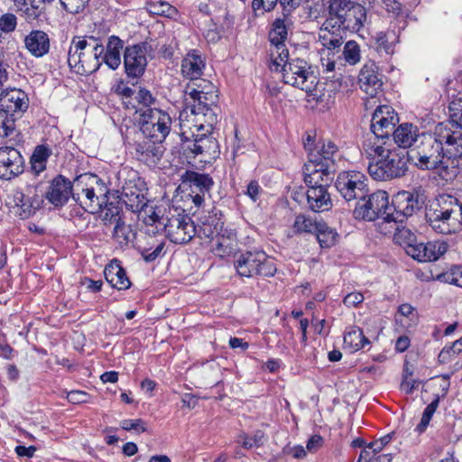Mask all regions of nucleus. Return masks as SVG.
<instances>
[{
  "label": "nucleus",
  "mask_w": 462,
  "mask_h": 462,
  "mask_svg": "<svg viewBox=\"0 0 462 462\" xmlns=\"http://www.w3.org/2000/svg\"><path fill=\"white\" fill-rule=\"evenodd\" d=\"M141 116L142 135L154 138L156 141H164L171 129V117L168 113L158 108H144Z\"/></svg>",
  "instance_id": "nucleus-12"
},
{
  "label": "nucleus",
  "mask_w": 462,
  "mask_h": 462,
  "mask_svg": "<svg viewBox=\"0 0 462 462\" xmlns=\"http://www.w3.org/2000/svg\"><path fill=\"white\" fill-rule=\"evenodd\" d=\"M208 80L189 82L183 91L184 109L180 114L181 147L187 157L214 156L218 144L210 134L217 123L218 96Z\"/></svg>",
  "instance_id": "nucleus-1"
},
{
  "label": "nucleus",
  "mask_w": 462,
  "mask_h": 462,
  "mask_svg": "<svg viewBox=\"0 0 462 462\" xmlns=\"http://www.w3.org/2000/svg\"><path fill=\"white\" fill-rule=\"evenodd\" d=\"M107 193L106 186L96 174L85 173L74 180L72 199L87 212L100 211L107 202Z\"/></svg>",
  "instance_id": "nucleus-5"
},
{
  "label": "nucleus",
  "mask_w": 462,
  "mask_h": 462,
  "mask_svg": "<svg viewBox=\"0 0 462 462\" xmlns=\"http://www.w3.org/2000/svg\"><path fill=\"white\" fill-rule=\"evenodd\" d=\"M328 3V17L324 22L326 29H329L332 22L341 16L343 12L347 11L356 2L353 0H329Z\"/></svg>",
  "instance_id": "nucleus-42"
},
{
  "label": "nucleus",
  "mask_w": 462,
  "mask_h": 462,
  "mask_svg": "<svg viewBox=\"0 0 462 462\" xmlns=\"http://www.w3.org/2000/svg\"><path fill=\"white\" fill-rule=\"evenodd\" d=\"M449 117L450 119L437 125H448L447 128H449L451 132H457L458 138H456V142L462 145V96L454 98L449 106Z\"/></svg>",
  "instance_id": "nucleus-35"
},
{
  "label": "nucleus",
  "mask_w": 462,
  "mask_h": 462,
  "mask_svg": "<svg viewBox=\"0 0 462 462\" xmlns=\"http://www.w3.org/2000/svg\"><path fill=\"white\" fill-rule=\"evenodd\" d=\"M408 161L406 151L390 149L383 157L369 162L368 172L373 179L378 180L401 178L408 171Z\"/></svg>",
  "instance_id": "nucleus-7"
},
{
  "label": "nucleus",
  "mask_w": 462,
  "mask_h": 462,
  "mask_svg": "<svg viewBox=\"0 0 462 462\" xmlns=\"http://www.w3.org/2000/svg\"><path fill=\"white\" fill-rule=\"evenodd\" d=\"M205 69V61L197 51L186 54L181 61V73L190 82L204 80L200 79Z\"/></svg>",
  "instance_id": "nucleus-28"
},
{
  "label": "nucleus",
  "mask_w": 462,
  "mask_h": 462,
  "mask_svg": "<svg viewBox=\"0 0 462 462\" xmlns=\"http://www.w3.org/2000/svg\"><path fill=\"white\" fill-rule=\"evenodd\" d=\"M309 208L314 212H323L332 207L330 195L324 187L310 188L307 191Z\"/></svg>",
  "instance_id": "nucleus-33"
},
{
  "label": "nucleus",
  "mask_w": 462,
  "mask_h": 462,
  "mask_svg": "<svg viewBox=\"0 0 462 462\" xmlns=\"http://www.w3.org/2000/svg\"><path fill=\"white\" fill-rule=\"evenodd\" d=\"M17 26V18L14 14L6 13L0 17V31L5 33L12 32Z\"/></svg>",
  "instance_id": "nucleus-56"
},
{
  "label": "nucleus",
  "mask_w": 462,
  "mask_h": 462,
  "mask_svg": "<svg viewBox=\"0 0 462 462\" xmlns=\"http://www.w3.org/2000/svg\"><path fill=\"white\" fill-rule=\"evenodd\" d=\"M439 403V398L437 396L424 410L420 422L417 425L416 430L422 433L427 429L433 414L435 413Z\"/></svg>",
  "instance_id": "nucleus-52"
},
{
  "label": "nucleus",
  "mask_w": 462,
  "mask_h": 462,
  "mask_svg": "<svg viewBox=\"0 0 462 462\" xmlns=\"http://www.w3.org/2000/svg\"><path fill=\"white\" fill-rule=\"evenodd\" d=\"M50 155H51V152L47 147H45L43 145H38L35 148V150L31 157V160L46 163Z\"/></svg>",
  "instance_id": "nucleus-63"
},
{
  "label": "nucleus",
  "mask_w": 462,
  "mask_h": 462,
  "mask_svg": "<svg viewBox=\"0 0 462 462\" xmlns=\"http://www.w3.org/2000/svg\"><path fill=\"white\" fill-rule=\"evenodd\" d=\"M146 44L127 46L124 52V66L127 77L137 79L145 71L147 66Z\"/></svg>",
  "instance_id": "nucleus-16"
},
{
  "label": "nucleus",
  "mask_w": 462,
  "mask_h": 462,
  "mask_svg": "<svg viewBox=\"0 0 462 462\" xmlns=\"http://www.w3.org/2000/svg\"><path fill=\"white\" fill-rule=\"evenodd\" d=\"M88 393L79 390L70 391L67 394L68 401L73 404L88 402Z\"/></svg>",
  "instance_id": "nucleus-60"
},
{
  "label": "nucleus",
  "mask_w": 462,
  "mask_h": 462,
  "mask_svg": "<svg viewBox=\"0 0 462 462\" xmlns=\"http://www.w3.org/2000/svg\"><path fill=\"white\" fill-rule=\"evenodd\" d=\"M124 48L123 41L112 35L108 38L106 51L101 57L102 62H105L111 69H116L121 64L120 52Z\"/></svg>",
  "instance_id": "nucleus-38"
},
{
  "label": "nucleus",
  "mask_w": 462,
  "mask_h": 462,
  "mask_svg": "<svg viewBox=\"0 0 462 462\" xmlns=\"http://www.w3.org/2000/svg\"><path fill=\"white\" fill-rule=\"evenodd\" d=\"M366 18V9L361 4L356 3L334 20L329 28L357 32L363 28Z\"/></svg>",
  "instance_id": "nucleus-18"
},
{
  "label": "nucleus",
  "mask_w": 462,
  "mask_h": 462,
  "mask_svg": "<svg viewBox=\"0 0 462 462\" xmlns=\"http://www.w3.org/2000/svg\"><path fill=\"white\" fill-rule=\"evenodd\" d=\"M408 255L420 263L437 261L448 250V245L443 241L428 243L416 242L413 247H408Z\"/></svg>",
  "instance_id": "nucleus-22"
},
{
  "label": "nucleus",
  "mask_w": 462,
  "mask_h": 462,
  "mask_svg": "<svg viewBox=\"0 0 462 462\" xmlns=\"http://www.w3.org/2000/svg\"><path fill=\"white\" fill-rule=\"evenodd\" d=\"M104 275L106 282L117 290H126L130 288L131 282L126 275L125 269L120 265L117 260H113L105 267Z\"/></svg>",
  "instance_id": "nucleus-31"
},
{
  "label": "nucleus",
  "mask_w": 462,
  "mask_h": 462,
  "mask_svg": "<svg viewBox=\"0 0 462 462\" xmlns=\"http://www.w3.org/2000/svg\"><path fill=\"white\" fill-rule=\"evenodd\" d=\"M162 142L141 134V137L134 143L136 159L148 166H155L164 153Z\"/></svg>",
  "instance_id": "nucleus-15"
},
{
  "label": "nucleus",
  "mask_w": 462,
  "mask_h": 462,
  "mask_svg": "<svg viewBox=\"0 0 462 462\" xmlns=\"http://www.w3.org/2000/svg\"><path fill=\"white\" fill-rule=\"evenodd\" d=\"M304 145L307 150H310L309 160L310 162L321 164L322 167L335 169V157L337 156L338 149L332 141L319 142L313 150L309 147V143Z\"/></svg>",
  "instance_id": "nucleus-24"
},
{
  "label": "nucleus",
  "mask_w": 462,
  "mask_h": 462,
  "mask_svg": "<svg viewBox=\"0 0 462 462\" xmlns=\"http://www.w3.org/2000/svg\"><path fill=\"white\" fill-rule=\"evenodd\" d=\"M376 43L377 49L380 51H383L386 54H392L393 52V46L389 42L387 34L380 32L377 35Z\"/></svg>",
  "instance_id": "nucleus-61"
},
{
  "label": "nucleus",
  "mask_w": 462,
  "mask_h": 462,
  "mask_svg": "<svg viewBox=\"0 0 462 462\" xmlns=\"http://www.w3.org/2000/svg\"><path fill=\"white\" fill-rule=\"evenodd\" d=\"M133 212H138L139 217L142 218L146 225L155 226L156 229L162 228V219L165 218V215L161 216V210L157 211L152 205L148 204L146 199H144L143 207L139 209H134Z\"/></svg>",
  "instance_id": "nucleus-40"
},
{
  "label": "nucleus",
  "mask_w": 462,
  "mask_h": 462,
  "mask_svg": "<svg viewBox=\"0 0 462 462\" xmlns=\"http://www.w3.org/2000/svg\"><path fill=\"white\" fill-rule=\"evenodd\" d=\"M236 273L241 277H271L277 271L274 260L262 250L245 251L238 254L234 262Z\"/></svg>",
  "instance_id": "nucleus-8"
},
{
  "label": "nucleus",
  "mask_w": 462,
  "mask_h": 462,
  "mask_svg": "<svg viewBox=\"0 0 462 462\" xmlns=\"http://www.w3.org/2000/svg\"><path fill=\"white\" fill-rule=\"evenodd\" d=\"M436 125L434 133L421 134L418 143L406 151L409 161L421 170H438L445 180L454 178L461 166L462 145L456 142L457 132Z\"/></svg>",
  "instance_id": "nucleus-2"
},
{
  "label": "nucleus",
  "mask_w": 462,
  "mask_h": 462,
  "mask_svg": "<svg viewBox=\"0 0 462 462\" xmlns=\"http://www.w3.org/2000/svg\"><path fill=\"white\" fill-rule=\"evenodd\" d=\"M223 222L217 216H208L205 221L197 228V236L200 239H208L211 243L223 231Z\"/></svg>",
  "instance_id": "nucleus-39"
},
{
  "label": "nucleus",
  "mask_w": 462,
  "mask_h": 462,
  "mask_svg": "<svg viewBox=\"0 0 462 462\" xmlns=\"http://www.w3.org/2000/svg\"><path fill=\"white\" fill-rule=\"evenodd\" d=\"M358 82L360 88L372 97L381 91L383 86L382 77L379 74L378 67L374 61L369 60L364 64L359 72Z\"/></svg>",
  "instance_id": "nucleus-23"
},
{
  "label": "nucleus",
  "mask_w": 462,
  "mask_h": 462,
  "mask_svg": "<svg viewBox=\"0 0 462 462\" xmlns=\"http://www.w3.org/2000/svg\"><path fill=\"white\" fill-rule=\"evenodd\" d=\"M21 15L28 22L39 21L45 14V5L40 0H14Z\"/></svg>",
  "instance_id": "nucleus-34"
},
{
  "label": "nucleus",
  "mask_w": 462,
  "mask_h": 462,
  "mask_svg": "<svg viewBox=\"0 0 462 462\" xmlns=\"http://www.w3.org/2000/svg\"><path fill=\"white\" fill-rule=\"evenodd\" d=\"M364 299L365 298L362 293L355 291V292L348 293L344 298L343 302L346 307L352 308V307H356L358 304L362 303L364 301Z\"/></svg>",
  "instance_id": "nucleus-64"
},
{
  "label": "nucleus",
  "mask_w": 462,
  "mask_h": 462,
  "mask_svg": "<svg viewBox=\"0 0 462 462\" xmlns=\"http://www.w3.org/2000/svg\"><path fill=\"white\" fill-rule=\"evenodd\" d=\"M392 134L395 143L402 148L413 147L418 143L419 137L420 136V134H418L417 126L411 124L401 125L398 128L394 129Z\"/></svg>",
  "instance_id": "nucleus-37"
},
{
  "label": "nucleus",
  "mask_w": 462,
  "mask_h": 462,
  "mask_svg": "<svg viewBox=\"0 0 462 462\" xmlns=\"http://www.w3.org/2000/svg\"><path fill=\"white\" fill-rule=\"evenodd\" d=\"M430 226L440 234L456 233L462 229V200L451 196H440L426 213Z\"/></svg>",
  "instance_id": "nucleus-3"
},
{
  "label": "nucleus",
  "mask_w": 462,
  "mask_h": 462,
  "mask_svg": "<svg viewBox=\"0 0 462 462\" xmlns=\"http://www.w3.org/2000/svg\"><path fill=\"white\" fill-rule=\"evenodd\" d=\"M90 41L85 38L74 37L68 52V64L69 68L79 75L96 72L102 64L101 57L105 52L102 44L91 37Z\"/></svg>",
  "instance_id": "nucleus-4"
},
{
  "label": "nucleus",
  "mask_w": 462,
  "mask_h": 462,
  "mask_svg": "<svg viewBox=\"0 0 462 462\" xmlns=\"http://www.w3.org/2000/svg\"><path fill=\"white\" fill-rule=\"evenodd\" d=\"M29 106V98L26 93L18 88H7L0 93V109L20 117Z\"/></svg>",
  "instance_id": "nucleus-21"
},
{
  "label": "nucleus",
  "mask_w": 462,
  "mask_h": 462,
  "mask_svg": "<svg viewBox=\"0 0 462 462\" xmlns=\"http://www.w3.org/2000/svg\"><path fill=\"white\" fill-rule=\"evenodd\" d=\"M462 352L461 343L454 342L451 346H445L439 354V360L441 363H447L451 358Z\"/></svg>",
  "instance_id": "nucleus-54"
},
{
  "label": "nucleus",
  "mask_w": 462,
  "mask_h": 462,
  "mask_svg": "<svg viewBox=\"0 0 462 462\" xmlns=\"http://www.w3.org/2000/svg\"><path fill=\"white\" fill-rule=\"evenodd\" d=\"M343 57L349 65H356L361 60V49L356 41H348L343 49Z\"/></svg>",
  "instance_id": "nucleus-50"
},
{
  "label": "nucleus",
  "mask_w": 462,
  "mask_h": 462,
  "mask_svg": "<svg viewBox=\"0 0 462 462\" xmlns=\"http://www.w3.org/2000/svg\"><path fill=\"white\" fill-rule=\"evenodd\" d=\"M278 0H253L252 7L254 10L263 9L265 12L272 11L277 5ZM281 3V0H279Z\"/></svg>",
  "instance_id": "nucleus-62"
},
{
  "label": "nucleus",
  "mask_w": 462,
  "mask_h": 462,
  "mask_svg": "<svg viewBox=\"0 0 462 462\" xmlns=\"http://www.w3.org/2000/svg\"><path fill=\"white\" fill-rule=\"evenodd\" d=\"M397 122V114L391 106H380L373 114L371 132L375 133L380 137H387V140H389Z\"/></svg>",
  "instance_id": "nucleus-19"
},
{
  "label": "nucleus",
  "mask_w": 462,
  "mask_h": 462,
  "mask_svg": "<svg viewBox=\"0 0 462 462\" xmlns=\"http://www.w3.org/2000/svg\"><path fill=\"white\" fill-rule=\"evenodd\" d=\"M319 221L312 219L310 217L300 214L296 216L292 230L297 235L314 234L317 231Z\"/></svg>",
  "instance_id": "nucleus-43"
},
{
  "label": "nucleus",
  "mask_w": 462,
  "mask_h": 462,
  "mask_svg": "<svg viewBox=\"0 0 462 462\" xmlns=\"http://www.w3.org/2000/svg\"><path fill=\"white\" fill-rule=\"evenodd\" d=\"M25 49L35 58H41L50 51V38L41 30H32L24 38Z\"/></svg>",
  "instance_id": "nucleus-29"
},
{
  "label": "nucleus",
  "mask_w": 462,
  "mask_h": 462,
  "mask_svg": "<svg viewBox=\"0 0 462 462\" xmlns=\"http://www.w3.org/2000/svg\"><path fill=\"white\" fill-rule=\"evenodd\" d=\"M368 344L370 341L357 327L351 328L344 336V345L351 352L358 351Z\"/></svg>",
  "instance_id": "nucleus-41"
},
{
  "label": "nucleus",
  "mask_w": 462,
  "mask_h": 462,
  "mask_svg": "<svg viewBox=\"0 0 462 462\" xmlns=\"http://www.w3.org/2000/svg\"><path fill=\"white\" fill-rule=\"evenodd\" d=\"M12 114L0 109V138H8L15 132V120Z\"/></svg>",
  "instance_id": "nucleus-49"
},
{
  "label": "nucleus",
  "mask_w": 462,
  "mask_h": 462,
  "mask_svg": "<svg viewBox=\"0 0 462 462\" xmlns=\"http://www.w3.org/2000/svg\"><path fill=\"white\" fill-rule=\"evenodd\" d=\"M396 232L393 236V240L396 244L400 245L408 254V247H413L417 242L415 235L408 228H399L397 224L393 225Z\"/></svg>",
  "instance_id": "nucleus-47"
},
{
  "label": "nucleus",
  "mask_w": 462,
  "mask_h": 462,
  "mask_svg": "<svg viewBox=\"0 0 462 462\" xmlns=\"http://www.w3.org/2000/svg\"><path fill=\"white\" fill-rule=\"evenodd\" d=\"M288 36V27L284 19H276L273 23V27L269 32L271 42L270 57L271 70H278L282 61H286L289 56V51L286 48L285 41Z\"/></svg>",
  "instance_id": "nucleus-14"
},
{
  "label": "nucleus",
  "mask_w": 462,
  "mask_h": 462,
  "mask_svg": "<svg viewBox=\"0 0 462 462\" xmlns=\"http://www.w3.org/2000/svg\"><path fill=\"white\" fill-rule=\"evenodd\" d=\"M277 71H282L285 84L305 91L313 99L321 97L319 79L312 67L303 59L295 58L282 61Z\"/></svg>",
  "instance_id": "nucleus-6"
},
{
  "label": "nucleus",
  "mask_w": 462,
  "mask_h": 462,
  "mask_svg": "<svg viewBox=\"0 0 462 462\" xmlns=\"http://www.w3.org/2000/svg\"><path fill=\"white\" fill-rule=\"evenodd\" d=\"M366 176L357 171H341L335 181V187L346 200L365 199L369 193Z\"/></svg>",
  "instance_id": "nucleus-11"
},
{
  "label": "nucleus",
  "mask_w": 462,
  "mask_h": 462,
  "mask_svg": "<svg viewBox=\"0 0 462 462\" xmlns=\"http://www.w3.org/2000/svg\"><path fill=\"white\" fill-rule=\"evenodd\" d=\"M236 233L232 229L224 228L211 244L212 253L220 258L233 254L237 246Z\"/></svg>",
  "instance_id": "nucleus-30"
},
{
  "label": "nucleus",
  "mask_w": 462,
  "mask_h": 462,
  "mask_svg": "<svg viewBox=\"0 0 462 462\" xmlns=\"http://www.w3.org/2000/svg\"><path fill=\"white\" fill-rule=\"evenodd\" d=\"M335 169L322 167L321 164L308 161L304 164L303 173L304 181L310 188L324 187L326 188L333 179Z\"/></svg>",
  "instance_id": "nucleus-25"
},
{
  "label": "nucleus",
  "mask_w": 462,
  "mask_h": 462,
  "mask_svg": "<svg viewBox=\"0 0 462 462\" xmlns=\"http://www.w3.org/2000/svg\"><path fill=\"white\" fill-rule=\"evenodd\" d=\"M424 204L423 194L420 190H402L398 192L393 199L392 210L384 217L388 224L396 225L411 217L419 211Z\"/></svg>",
  "instance_id": "nucleus-10"
},
{
  "label": "nucleus",
  "mask_w": 462,
  "mask_h": 462,
  "mask_svg": "<svg viewBox=\"0 0 462 462\" xmlns=\"http://www.w3.org/2000/svg\"><path fill=\"white\" fill-rule=\"evenodd\" d=\"M334 31L337 29H326L323 23L319 33V41L328 50H336L343 43L342 37L335 34Z\"/></svg>",
  "instance_id": "nucleus-46"
},
{
  "label": "nucleus",
  "mask_w": 462,
  "mask_h": 462,
  "mask_svg": "<svg viewBox=\"0 0 462 462\" xmlns=\"http://www.w3.org/2000/svg\"><path fill=\"white\" fill-rule=\"evenodd\" d=\"M166 236L174 244H187L197 234V226L191 217L177 208H171L162 219Z\"/></svg>",
  "instance_id": "nucleus-9"
},
{
  "label": "nucleus",
  "mask_w": 462,
  "mask_h": 462,
  "mask_svg": "<svg viewBox=\"0 0 462 462\" xmlns=\"http://www.w3.org/2000/svg\"><path fill=\"white\" fill-rule=\"evenodd\" d=\"M114 239L121 245H126L135 237V233L130 225H126L124 220L116 222L113 229Z\"/></svg>",
  "instance_id": "nucleus-45"
},
{
  "label": "nucleus",
  "mask_w": 462,
  "mask_h": 462,
  "mask_svg": "<svg viewBox=\"0 0 462 462\" xmlns=\"http://www.w3.org/2000/svg\"><path fill=\"white\" fill-rule=\"evenodd\" d=\"M143 182L139 178L128 180L122 187L121 199L131 211L143 207L144 196Z\"/></svg>",
  "instance_id": "nucleus-26"
},
{
  "label": "nucleus",
  "mask_w": 462,
  "mask_h": 462,
  "mask_svg": "<svg viewBox=\"0 0 462 462\" xmlns=\"http://www.w3.org/2000/svg\"><path fill=\"white\" fill-rule=\"evenodd\" d=\"M240 439L238 440L241 443L242 447L250 449L254 447H260L263 444L264 441V433L261 430H257L254 432L252 438H248L246 435H240Z\"/></svg>",
  "instance_id": "nucleus-53"
},
{
  "label": "nucleus",
  "mask_w": 462,
  "mask_h": 462,
  "mask_svg": "<svg viewBox=\"0 0 462 462\" xmlns=\"http://www.w3.org/2000/svg\"><path fill=\"white\" fill-rule=\"evenodd\" d=\"M135 99L145 106V108H151L150 106L155 103V98L146 88H140L136 94Z\"/></svg>",
  "instance_id": "nucleus-59"
},
{
  "label": "nucleus",
  "mask_w": 462,
  "mask_h": 462,
  "mask_svg": "<svg viewBox=\"0 0 462 462\" xmlns=\"http://www.w3.org/2000/svg\"><path fill=\"white\" fill-rule=\"evenodd\" d=\"M183 184H188L192 202L200 207L205 200L206 194L209 193L214 181L208 174L187 171L182 176Z\"/></svg>",
  "instance_id": "nucleus-17"
},
{
  "label": "nucleus",
  "mask_w": 462,
  "mask_h": 462,
  "mask_svg": "<svg viewBox=\"0 0 462 462\" xmlns=\"http://www.w3.org/2000/svg\"><path fill=\"white\" fill-rule=\"evenodd\" d=\"M385 140H387V137H380L375 133L367 134L363 143V150L367 157L373 160L376 157L377 159L383 157L384 153L390 150Z\"/></svg>",
  "instance_id": "nucleus-36"
},
{
  "label": "nucleus",
  "mask_w": 462,
  "mask_h": 462,
  "mask_svg": "<svg viewBox=\"0 0 462 462\" xmlns=\"http://www.w3.org/2000/svg\"><path fill=\"white\" fill-rule=\"evenodd\" d=\"M367 200L362 204L358 203L354 209V216L357 219H363L366 221H374L375 219H381L379 225L384 223L388 224L384 220V217L392 210L389 206V197L386 191L377 190L372 194H368Z\"/></svg>",
  "instance_id": "nucleus-13"
},
{
  "label": "nucleus",
  "mask_w": 462,
  "mask_h": 462,
  "mask_svg": "<svg viewBox=\"0 0 462 462\" xmlns=\"http://www.w3.org/2000/svg\"><path fill=\"white\" fill-rule=\"evenodd\" d=\"M63 8L70 14H79L82 12L89 0H60Z\"/></svg>",
  "instance_id": "nucleus-57"
},
{
  "label": "nucleus",
  "mask_w": 462,
  "mask_h": 462,
  "mask_svg": "<svg viewBox=\"0 0 462 462\" xmlns=\"http://www.w3.org/2000/svg\"><path fill=\"white\" fill-rule=\"evenodd\" d=\"M147 10L152 14L169 18H173L178 13L174 6L164 1H152L148 3Z\"/></svg>",
  "instance_id": "nucleus-48"
},
{
  "label": "nucleus",
  "mask_w": 462,
  "mask_h": 462,
  "mask_svg": "<svg viewBox=\"0 0 462 462\" xmlns=\"http://www.w3.org/2000/svg\"><path fill=\"white\" fill-rule=\"evenodd\" d=\"M105 209L101 213V219L106 226L116 225V222L122 221L123 217L121 210L118 207L114 206L112 203L109 205L104 204Z\"/></svg>",
  "instance_id": "nucleus-51"
},
{
  "label": "nucleus",
  "mask_w": 462,
  "mask_h": 462,
  "mask_svg": "<svg viewBox=\"0 0 462 462\" xmlns=\"http://www.w3.org/2000/svg\"><path fill=\"white\" fill-rule=\"evenodd\" d=\"M74 193V181L71 183L65 177L59 175L51 183L46 199L54 206L59 207L64 205L69 196Z\"/></svg>",
  "instance_id": "nucleus-27"
},
{
  "label": "nucleus",
  "mask_w": 462,
  "mask_h": 462,
  "mask_svg": "<svg viewBox=\"0 0 462 462\" xmlns=\"http://www.w3.org/2000/svg\"><path fill=\"white\" fill-rule=\"evenodd\" d=\"M24 160L12 145L0 147V178L10 180L23 171Z\"/></svg>",
  "instance_id": "nucleus-20"
},
{
  "label": "nucleus",
  "mask_w": 462,
  "mask_h": 462,
  "mask_svg": "<svg viewBox=\"0 0 462 462\" xmlns=\"http://www.w3.org/2000/svg\"><path fill=\"white\" fill-rule=\"evenodd\" d=\"M164 248V243L163 242H158L154 245V249L152 247L147 248L143 247L141 249V254L144 261L150 263L155 261L162 253V250Z\"/></svg>",
  "instance_id": "nucleus-55"
},
{
  "label": "nucleus",
  "mask_w": 462,
  "mask_h": 462,
  "mask_svg": "<svg viewBox=\"0 0 462 462\" xmlns=\"http://www.w3.org/2000/svg\"><path fill=\"white\" fill-rule=\"evenodd\" d=\"M317 231L314 232L321 247L329 248L336 243L337 232L325 222L319 221Z\"/></svg>",
  "instance_id": "nucleus-44"
},
{
  "label": "nucleus",
  "mask_w": 462,
  "mask_h": 462,
  "mask_svg": "<svg viewBox=\"0 0 462 462\" xmlns=\"http://www.w3.org/2000/svg\"><path fill=\"white\" fill-rule=\"evenodd\" d=\"M13 211L14 215L18 216L22 219L29 218L40 207V203L37 200H32L28 195L24 194L21 190L14 191L13 195Z\"/></svg>",
  "instance_id": "nucleus-32"
},
{
  "label": "nucleus",
  "mask_w": 462,
  "mask_h": 462,
  "mask_svg": "<svg viewBox=\"0 0 462 462\" xmlns=\"http://www.w3.org/2000/svg\"><path fill=\"white\" fill-rule=\"evenodd\" d=\"M120 426L125 430H136L137 432H144L146 430L145 423L143 420H123Z\"/></svg>",
  "instance_id": "nucleus-58"
}]
</instances>
